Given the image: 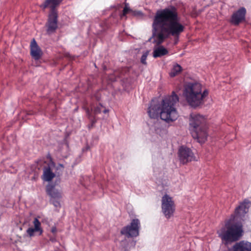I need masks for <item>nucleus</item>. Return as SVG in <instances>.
Segmentation results:
<instances>
[{"label": "nucleus", "mask_w": 251, "mask_h": 251, "mask_svg": "<svg viewBox=\"0 0 251 251\" xmlns=\"http://www.w3.org/2000/svg\"><path fill=\"white\" fill-rule=\"evenodd\" d=\"M30 46L31 56L35 60L40 59L43 55V52L34 39L31 42Z\"/></svg>", "instance_id": "4468645a"}, {"label": "nucleus", "mask_w": 251, "mask_h": 251, "mask_svg": "<svg viewBox=\"0 0 251 251\" xmlns=\"http://www.w3.org/2000/svg\"><path fill=\"white\" fill-rule=\"evenodd\" d=\"M103 69H104V70H106V67H103Z\"/></svg>", "instance_id": "c9c22d12"}, {"label": "nucleus", "mask_w": 251, "mask_h": 251, "mask_svg": "<svg viewBox=\"0 0 251 251\" xmlns=\"http://www.w3.org/2000/svg\"><path fill=\"white\" fill-rule=\"evenodd\" d=\"M46 193L50 196V202L56 208L61 207V192L55 188L52 184H48L46 186Z\"/></svg>", "instance_id": "0eeeda50"}, {"label": "nucleus", "mask_w": 251, "mask_h": 251, "mask_svg": "<svg viewBox=\"0 0 251 251\" xmlns=\"http://www.w3.org/2000/svg\"><path fill=\"white\" fill-rule=\"evenodd\" d=\"M245 20V17H231L230 22L235 25H238Z\"/></svg>", "instance_id": "412c9836"}, {"label": "nucleus", "mask_w": 251, "mask_h": 251, "mask_svg": "<svg viewBox=\"0 0 251 251\" xmlns=\"http://www.w3.org/2000/svg\"><path fill=\"white\" fill-rule=\"evenodd\" d=\"M50 240L52 242H55L56 241V239L54 237H53V238H50Z\"/></svg>", "instance_id": "2f4dec72"}, {"label": "nucleus", "mask_w": 251, "mask_h": 251, "mask_svg": "<svg viewBox=\"0 0 251 251\" xmlns=\"http://www.w3.org/2000/svg\"><path fill=\"white\" fill-rule=\"evenodd\" d=\"M201 105H202L204 102V99L207 97L208 95V91L207 89H205L203 92H202V86L201 85Z\"/></svg>", "instance_id": "393cba45"}, {"label": "nucleus", "mask_w": 251, "mask_h": 251, "mask_svg": "<svg viewBox=\"0 0 251 251\" xmlns=\"http://www.w3.org/2000/svg\"><path fill=\"white\" fill-rule=\"evenodd\" d=\"M234 251H251V243L244 241L237 243L234 246Z\"/></svg>", "instance_id": "f3484780"}, {"label": "nucleus", "mask_w": 251, "mask_h": 251, "mask_svg": "<svg viewBox=\"0 0 251 251\" xmlns=\"http://www.w3.org/2000/svg\"><path fill=\"white\" fill-rule=\"evenodd\" d=\"M58 17H49L47 32L48 34L54 33L58 27Z\"/></svg>", "instance_id": "2eb2a0df"}, {"label": "nucleus", "mask_w": 251, "mask_h": 251, "mask_svg": "<svg viewBox=\"0 0 251 251\" xmlns=\"http://www.w3.org/2000/svg\"><path fill=\"white\" fill-rule=\"evenodd\" d=\"M246 14V9L245 7L240 8L236 12H234L231 16H245Z\"/></svg>", "instance_id": "5701e85b"}, {"label": "nucleus", "mask_w": 251, "mask_h": 251, "mask_svg": "<svg viewBox=\"0 0 251 251\" xmlns=\"http://www.w3.org/2000/svg\"><path fill=\"white\" fill-rule=\"evenodd\" d=\"M178 156L180 162L182 164H186L188 162L197 160L196 157L192 150L184 146L179 147Z\"/></svg>", "instance_id": "1a4fd4ad"}, {"label": "nucleus", "mask_w": 251, "mask_h": 251, "mask_svg": "<svg viewBox=\"0 0 251 251\" xmlns=\"http://www.w3.org/2000/svg\"><path fill=\"white\" fill-rule=\"evenodd\" d=\"M154 130L155 133L159 134L160 136H163L167 132L166 129L163 127H160L159 124L158 123L154 124Z\"/></svg>", "instance_id": "aec40b11"}, {"label": "nucleus", "mask_w": 251, "mask_h": 251, "mask_svg": "<svg viewBox=\"0 0 251 251\" xmlns=\"http://www.w3.org/2000/svg\"><path fill=\"white\" fill-rule=\"evenodd\" d=\"M251 204V201L248 199H245L242 202H240L239 206H238L235 209L234 214L231 216L233 220L235 218H241L245 216L248 211L249 208Z\"/></svg>", "instance_id": "9d476101"}, {"label": "nucleus", "mask_w": 251, "mask_h": 251, "mask_svg": "<svg viewBox=\"0 0 251 251\" xmlns=\"http://www.w3.org/2000/svg\"><path fill=\"white\" fill-rule=\"evenodd\" d=\"M155 16H177V13L176 7L171 5L164 9L157 10Z\"/></svg>", "instance_id": "dca6fc26"}, {"label": "nucleus", "mask_w": 251, "mask_h": 251, "mask_svg": "<svg viewBox=\"0 0 251 251\" xmlns=\"http://www.w3.org/2000/svg\"><path fill=\"white\" fill-rule=\"evenodd\" d=\"M126 14H131L132 16H143V13L141 11L132 10L130 8L128 3H125V7L123 10V13L120 15V16H126Z\"/></svg>", "instance_id": "a211bd4d"}, {"label": "nucleus", "mask_w": 251, "mask_h": 251, "mask_svg": "<svg viewBox=\"0 0 251 251\" xmlns=\"http://www.w3.org/2000/svg\"><path fill=\"white\" fill-rule=\"evenodd\" d=\"M104 106L101 103H99L98 105H96L94 109V113L95 115L100 114L102 112V109Z\"/></svg>", "instance_id": "b1692460"}, {"label": "nucleus", "mask_w": 251, "mask_h": 251, "mask_svg": "<svg viewBox=\"0 0 251 251\" xmlns=\"http://www.w3.org/2000/svg\"><path fill=\"white\" fill-rule=\"evenodd\" d=\"M148 55V51L145 52V53H144L142 54V56L141 57L140 61H141V62L143 64H144V65H146L147 64L146 59H147Z\"/></svg>", "instance_id": "bb28decb"}, {"label": "nucleus", "mask_w": 251, "mask_h": 251, "mask_svg": "<svg viewBox=\"0 0 251 251\" xmlns=\"http://www.w3.org/2000/svg\"><path fill=\"white\" fill-rule=\"evenodd\" d=\"M189 130L193 138L200 143H203L207 139L206 119L200 114H191L190 118Z\"/></svg>", "instance_id": "7ed1b4c3"}, {"label": "nucleus", "mask_w": 251, "mask_h": 251, "mask_svg": "<svg viewBox=\"0 0 251 251\" xmlns=\"http://www.w3.org/2000/svg\"><path fill=\"white\" fill-rule=\"evenodd\" d=\"M141 226L140 222L138 219H133L129 224L124 226L121 230V234L127 238L136 237L139 235Z\"/></svg>", "instance_id": "423d86ee"}, {"label": "nucleus", "mask_w": 251, "mask_h": 251, "mask_svg": "<svg viewBox=\"0 0 251 251\" xmlns=\"http://www.w3.org/2000/svg\"><path fill=\"white\" fill-rule=\"evenodd\" d=\"M182 70L181 66L177 63L173 65V68L169 73V75L171 77H173L178 75Z\"/></svg>", "instance_id": "6ab92c4d"}, {"label": "nucleus", "mask_w": 251, "mask_h": 251, "mask_svg": "<svg viewBox=\"0 0 251 251\" xmlns=\"http://www.w3.org/2000/svg\"><path fill=\"white\" fill-rule=\"evenodd\" d=\"M152 36L149 41L156 44L153 56L160 57L167 54L168 50L163 46H160L170 35L177 38L183 32L184 26L179 22L178 17H154L152 23Z\"/></svg>", "instance_id": "f257e3e1"}, {"label": "nucleus", "mask_w": 251, "mask_h": 251, "mask_svg": "<svg viewBox=\"0 0 251 251\" xmlns=\"http://www.w3.org/2000/svg\"><path fill=\"white\" fill-rule=\"evenodd\" d=\"M136 241H134L133 242V246L134 247L136 245Z\"/></svg>", "instance_id": "473e14b6"}, {"label": "nucleus", "mask_w": 251, "mask_h": 251, "mask_svg": "<svg viewBox=\"0 0 251 251\" xmlns=\"http://www.w3.org/2000/svg\"><path fill=\"white\" fill-rule=\"evenodd\" d=\"M177 41H176V42H175V44H177Z\"/></svg>", "instance_id": "e433bc0d"}, {"label": "nucleus", "mask_w": 251, "mask_h": 251, "mask_svg": "<svg viewBox=\"0 0 251 251\" xmlns=\"http://www.w3.org/2000/svg\"><path fill=\"white\" fill-rule=\"evenodd\" d=\"M178 97L172 92L171 95L166 96L160 102L157 99H153L150 102L148 109V114L151 119H160L169 123L176 121L178 115L175 107L178 101Z\"/></svg>", "instance_id": "f03ea898"}, {"label": "nucleus", "mask_w": 251, "mask_h": 251, "mask_svg": "<svg viewBox=\"0 0 251 251\" xmlns=\"http://www.w3.org/2000/svg\"><path fill=\"white\" fill-rule=\"evenodd\" d=\"M120 248L121 251H129L128 248V242L126 239L121 242Z\"/></svg>", "instance_id": "4be33fe9"}, {"label": "nucleus", "mask_w": 251, "mask_h": 251, "mask_svg": "<svg viewBox=\"0 0 251 251\" xmlns=\"http://www.w3.org/2000/svg\"><path fill=\"white\" fill-rule=\"evenodd\" d=\"M103 108H104V109L103 110L102 109V112L103 113L106 114V113H108L109 112V109H106L104 106V107H103Z\"/></svg>", "instance_id": "7c9ffc66"}, {"label": "nucleus", "mask_w": 251, "mask_h": 251, "mask_svg": "<svg viewBox=\"0 0 251 251\" xmlns=\"http://www.w3.org/2000/svg\"><path fill=\"white\" fill-rule=\"evenodd\" d=\"M162 211L165 217L170 218L175 210V205L172 198L168 195L165 194L162 198Z\"/></svg>", "instance_id": "6e6552de"}, {"label": "nucleus", "mask_w": 251, "mask_h": 251, "mask_svg": "<svg viewBox=\"0 0 251 251\" xmlns=\"http://www.w3.org/2000/svg\"><path fill=\"white\" fill-rule=\"evenodd\" d=\"M115 75H116L118 77H121V76L120 75H117V74H116Z\"/></svg>", "instance_id": "f704fd0d"}, {"label": "nucleus", "mask_w": 251, "mask_h": 251, "mask_svg": "<svg viewBox=\"0 0 251 251\" xmlns=\"http://www.w3.org/2000/svg\"><path fill=\"white\" fill-rule=\"evenodd\" d=\"M232 218L229 219L225 224V226L218 231L219 237L226 243L235 242L238 240L242 236L243 232L241 225L234 224Z\"/></svg>", "instance_id": "20e7f679"}, {"label": "nucleus", "mask_w": 251, "mask_h": 251, "mask_svg": "<svg viewBox=\"0 0 251 251\" xmlns=\"http://www.w3.org/2000/svg\"><path fill=\"white\" fill-rule=\"evenodd\" d=\"M56 231H57V229H56V227L55 226H53V227H51V232L52 233H56Z\"/></svg>", "instance_id": "c756f323"}, {"label": "nucleus", "mask_w": 251, "mask_h": 251, "mask_svg": "<svg viewBox=\"0 0 251 251\" xmlns=\"http://www.w3.org/2000/svg\"><path fill=\"white\" fill-rule=\"evenodd\" d=\"M55 167V163L50 161L47 166L43 168L42 179L45 181H50L56 176V174L51 171V168Z\"/></svg>", "instance_id": "f8f14e48"}, {"label": "nucleus", "mask_w": 251, "mask_h": 251, "mask_svg": "<svg viewBox=\"0 0 251 251\" xmlns=\"http://www.w3.org/2000/svg\"><path fill=\"white\" fill-rule=\"evenodd\" d=\"M201 84L198 82H189L184 87L183 95L191 107L196 108L201 105Z\"/></svg>", "instance_id": "39448f33"}, {"label": "nucleus", "mask_w": 251, "mask_h": 251, "mask_svg": "<svg viewBox=\"0 0 251 251\" xmlns=\"http://www.w3.org/2000/svg\"><path fill=\"white\" fill-rule=\"evenodd\" d=\"M90 121V123L88 125L87 127L89 129H91L92 128H93L95 124L96 123L97 120L96 118V117H93V118H91L90 119H89Z\"/></svg>", "instance_id": "a878e982"}, {"label": "nucleus", "mask_w": 251, "mask_h": 251, "mask_svg": "<svg viewBox=\"0 0 251 251\" xmlns=\"http://www.w3.org/2000/svg\"><path fill=\"white\" fill-rule=\"evenodd\" d=\"M64 168V166L62 164H58V166L56 167V171L60 170L62 172Z\"/></svg>", "instance_id": "c85d7f7f"}, {"label": "nucleus", "mask_w": 251, "mask_h": 251, "mask_svg": "<svg viewBox=\"0 0 251 251\" xmlns=\"http://www.w3.org/2000/svg\"><path fill=\"white\" fill-rule=\"evenodd\" d=\"M153 172H154L155 175H157L156 171H155V170L154 169H153Z\"/></svg>", "instance_id": "72a5a7b5"}, {"label": "nucleus", "mask_w": 251, "mask_h": 251, "mask_svg": "<svg viewBox=\"0 0 251 251\" xmlns=\"http://www.w3.org/2000/svg\"><path fill=\"white\" fill-rule=\"evenodd\" d=\"M33 223L34 227L33 228L29 227L26 231L27 235L31 237L34 236L35 233H37L39 235H41L43 233V230L41 227V222L37 218H35L33 220Z\"/></svg>", "instance_id": "ddd939ff"}, {"label": "nucleus", "mask_w": 251, "mask_h": 251, "mask_svg": "<svg viewBox=\"0 0 251 251\" xmlns=\"http://www.w3.org/2000/svg\"><path fill=\"white\" fill-rule=\"evenodd\" d=\"M62 1V0H46L40 7L42 9H50L48 16H57V7Z\"/></svg>", "instance_id": "9b49d317"}, {"label": "nucleus", "mask_w": 251, "mask_h": 251, "mask_svg": "<svg viewBox=\"0 0 251 251\" xmlns=\"http://www.w3.org/2000/svg\"><path fill=\"white\" fill-rule=\"evenodd\" d=\"M85 112L86 114V115L89 119H90L91 118H93L94 116H92L91 111L88 108H85Z\"/></svg>", "instance_id": "cd10ccee"}]
</instances>
